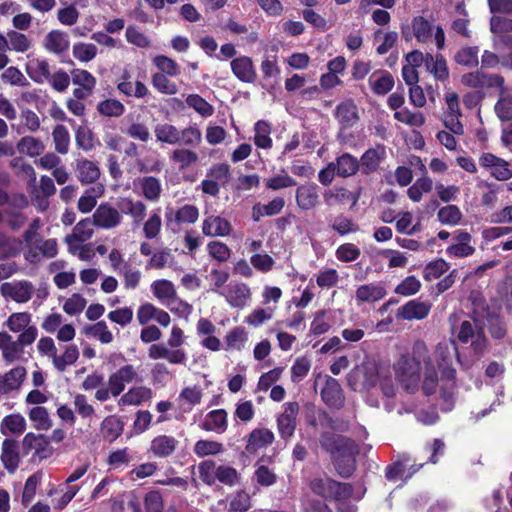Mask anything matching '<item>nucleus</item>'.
Returning <instances> with one entry per match:
<instances>
[{
    "instance_id": "23",
    "label": "nucleus",
    "mask_w": 512,
    "mask_h": 512,
    "mask_svg": "<svg viewBox=\"0 0 512 512\" xmlns=\"http://www.w3.org/2000/svg\"><path fill=\"white\" fill-rule=\"evenodd\" d=\"M386 158V148L384 145H377L374 148L366 150L359 160L360 171L368 175L378 170L380 163Z\"/></svg>"
},
{
    "instance_id": "10",
    "label": "nucleus",
    "mask_w": 512,
    "mask_h": 512,
    "mask_svg": "<svg viewBox=\"0 0 512 512\" xmlns=\"http://www.w3.org/2000/svg\"><path fill=\"white\" fill-rule=\"evenodd\" d=\"M34 292V285L28 280H14L5 282L0 286V293L5 299H10L19 304L29 302Z\"/></svg>"
},
{
    "instance_id": "46",
    "label": "nucleus",
    "mask_w": 512,
    "mask_h": 512,
    "mask_svg": "<svg viewBox=\"0 0 512 512\" xmlns=\"http://www.w3.org/2000/svg\"><path fill=\"white\" fill-rule=\"evenodd\" d=\"M139 187L143 197L151 202H157L162 193L161 181L153 176H145L139 180Z\"/></svg>"
},
{
    "instance_id": "48",
    "label": "nucleus",
    "mask_w": 512,
    "mask_h": 512,
    "mask_svg": "<svg viewBox=\"0 0 512 512\" xmlns=\"http://www.w3.org/2000/svg\"><path fill=\"white\" fill-rule=\"evenodd\" d=\"M16 148L19 153L33 158L43 153L45 145L39 138L24 136L18 141Z\"/></svg>"
},
{
    "instance_id": "38",
    "label": "nucleus",
    "mask_w": 512,
    "mask_h": 512,
    "mask_svg": "<svg viewBox=\"0 0 512 512\" xmlns=\"http://www.w3.org/2000/svg\"><path fill=\"white\" fill-rule=\"evenodd\" d=\"M202 428L219 434L225 432L227 429V412L224 409L210 411L202 423Z\"/></svg>"
},
{
    "instance_id": "12",
    "label": "nucleus",
    "mask_w": 512,
    "mask_h": 512,
    "mask_svg": "<svg viewBox=\"0 0 512 512\" xmlns=\"http://www.w3.org/2000/svg\"><path fill=\"white\" fill-rule=\"evenodd\" d=\"M199 209L197 206L192 204H185L177 208L176 210H168L165 213L166 225L173 232L179 230L181 224H194L199 218Z\"/></svg>"
},
{
    "instance_id": "32",
    "label": "nucleus",
    "mask_w": 512,
    "mask_h": 512,
    "mask_svg": "<svg viewBox=\"0 0 512 512\" xmlns=\"http://www.w3.org/2000/svg\"><path fill=\"white\" fill-rule=\"evenodd\" d=\"M75 171L78 180L82 184L94 183L100 177V169L98 165L88 159L77 160Z\"/></svg>"
},
{
    "instance_id": "37",
    "label": "nucleus",
    "mask_w": 512,
    "mask_h": 512,
    "mask_svg": "<svg viewBox=\"0 0 512 512\" xmlns=\"http://www.w3.org/2000/svg\"><path fill=\"white\" fill-rule=\"evenodd\" d=\"M369 85L377 95L387 94L394 86L393 76L387 71H375L369 77Z\"/></svg>"
},
{
    "instance_id": "28",
    "label": "nucleus",
    "mask_w": 512,
    "mask_h": 512,
    "mask_svg": "<svg viewBox=\"0 0 512 512\" xmlns=\"http://www.w3.org/2000/svg\"><path fill=\"white\" fill-rule=\"evenodd\" d=\"M43 45L51 53L63 54L70 46L68 34L60 30H52L45 36Z\"/></svg>"
},
{
    "instance_id": "19",
    "label": "nucleus",
    "mask_w": 512,
    "mask_h": 512,
    "mask_svg": "<svg viewBox=\"0 0 512 512\" xmlns=\"http://www.w3.org/2000/svg\"><path fill=\"white\" fill-rule=\"evenodd\" d=\"M201 229L205 236L226 237L232 232V224L220 215L208 214L203 219Z\"/></svg>"
},
{
    "instance_id": "49",
    "label": "nucleus",
    "mask_w": 512,
    "mask_h": 512,
    "mask_svg": "<svg viewBox=\"0 0 512 512\" xmlns=\"http://www.w3.org/2000/svg\"><path fill=\"white\" fill-rule=\"evenodd\" d=\"M156 140L169 145L179 144V129L169 123H159L154 128Z\"/></svg>"
},
{
    "instance_id": "20",
    "label": "nucleus",
    "mask_w": 512,
    "mask_h": 512,
    "mask_svg": "<svg viewBox=\"0 0 512 512\" xmlns=\"http://www.w3.org/2000/svg\"><path fill=\"white\" fill-rule=\"evenodd\" d=\"M26 377V369L17 366L3 375H0V397L17 393Z\"/></svg>"
},
{
    "instance_id": "14",
    "label": "nucleus",
    "mask_w": 512,
    "mask_h": 512,
    "mask_svg": "<svg viewBox=\"0 0 512 512\" xmlns=\"http://www.w3.org/2000/svg\"><path fill=\"white\" fill-rule=\"evenodd\" d=\"M282 408L283 411L277 418V429L280 437L287 440L295 432L299 404L297 402H287Z\"/></svg>"
},
{
    "instance_id": "21",
    "label": "nucleus",
    "mask_w": 512,
    "mask_h": 512,
    "mask_svg": "<svg viewBox=\"0 0 512 512\" xmlns=\"http://www.w3.org/2000/svg\"><path fill=\"white\" fill-rule=\"evenodd\" d=\"M320 394L323 402L330 408L340 409L344 404L341 385L337 379L331 376H325V383Z\"/></svg>"
},
{
    "instance_id": "5",
    "label": "nucleus",
    "mask_w": 512,
    "mask_h": 512,
    "mask_svg": "<svg viewBox=\"0 0 512 512\" xmlns=\"http://www.w3.org/2000/svg\"><path fill=\"white\" fill-rule=\"evenodd\" d=\"M186 342L184 331L173 326L165 343L152 344L148 349V357L152 360H166L172 365H186L188 353L183 348Z\"/></svg>"
},
{
    "instance_id": "53",
    "label": "nucleus",
    "mask_w": 512,
    "mask_h": 512,
    "mask_svg": "<svg viewBox=\"0 0 512 512\" xmlns=\"http://www.w3.org/2000/svg\"><path fill=\"white\" fill-rule=\"evenodd\" d=\"M438 383L439 380L435 366L429 357L424 367V378L421 386L423 393L427 396L435 393Z\"/></svg>"
},
{
    "instance_id": "45",
    "label": "nucleus",
    "mask_w": 512,
    "mask_h": 512,
    "mask_svg": "<svg viewBox=\"0 0 512 512\" xmlns=\"http://www.w3.org/2000/svg\"><path fill=\"white\" fill-rule=\"evenodd\" d=\"M80 352L76 345H67L61 355H55L52 364L58 372H64L67 367L75 364L79 358Z\"/></svg>"
},
{
    "instance_id": "18",
    "label": "nucleus",
    "mask_w": 512,
    "mask_h": 512,
    "mask_svg": "<svg viewBox=\"0 0 512 512\" xmlns=\"http://www.w3.org/2000/svg\"><path fill=\"white\" fill-rule=\"evenodd\" d=\"M431 308L430 302L413 299L398 308L396 317L408 321L423 320L429 315Z\"/></svg>"
},
{
    "instance_id": "41",
    "label": "nucleus",
    "mask_w": 512,
    "mask_h": 512,
    "mask_svg": "<svg viewBox=\"0 0 512 512\" xmlns=\"http://www.w3.org/2000/svg\"><path fill=\"white\" fill-rule=\"evenodd\" d=\"M117 89L125 96H133L135 98H144L149 92L143 82H131L130 75L127 72L122 75V80L117 84Z\"/></svg>"
},
{
    "instance_id": "22",
    "label": "nucleus",
    "mask_w": 512,
    "mask_h": 512,
    "mask_svg": "<svg viewBox=\"0 0 512 512\" xmlns=\"http://www.w3.org/2000/svg\"><path fill=\"white\" fill-rule=\"evenodd\" d=\"M117 207L120 214L132 218L134 225H139L146 216L147 207L141 200H134L130 197H120L117 200Z\"/></svg>"
},
{
    "instance_id": "43",
    "label": "nucleus",
    "mask_w": 512,
    "mask_h": 512,
    "mask_svg": "<svg viewBox=\"0 0 512 512\" xmlns=\"http://www.w3.org/2000/svg\"><path fill=\"white\" fill-rule=\"evenodd\" d=\"M425 67L439 81H445L449 77L446 60L441 54L432 55L427 53Z\"/></svg>"
},
{
    "instance_id": "55",
    "label": "nucleus",
    "mask_w": 512,
    "mask_h": 512,
    "mask_svg": "<svg viewBox=\"0 0 512 512\" xmlns=\"http://www.w3.org/2000/svg\"><path fill=\"white\" fill-rule=\"evenodd\" d=\"M26 429V420L20 414H10L2 420L1 432L7 434H21Z\"/></svg>"
},
{
    "instance_id": "62",
    "label": "nucleus",
    "mask_w": 512,
    "mask_h": 512,
    "mask_svg": "<svg viewBox=\"0 0 512 512\" xmlns=\"http://www.w3.org/2000/svg\"><path fill=\"white\" fill-rule=\"evenodd\" d=\"M72 53L74 58L80 62L87 63L92 61L97 56L98 49L95 44L77 42L73 45Z\"/></svg>"
},
{
    "instance_id": "39",
    "label": "nucleus",
    "mask_w": 512,
    "mask_h": 512,
    "mask_svg": "<svg viewBox=\"0 0 512 512\" xmlns=\"http://www.w3.org/2000/svg\"><path fill=\"white\" fill-rule=\"evenodd\" d=\"M26 72L28 76L36 83L42 84L49 79V64L44 59L33 58L26 64Z\"/></svg>"
},
{
    "instance_id": "63",
    "label": "nucleus",
    "mask_w": 512,
    "mask_h": 512,
    "mask_svg": "<svg viewBox=\"0 0 512 512\" xmlns=\"http://www.w3.org/2000/svg\"><path fill=\"white\" fill-rule=\"evenodd\" d=\"M93 219L85 218L79 221L73 228L72 234L68 235L78 242L88 241L94 234Z\"/></svg>"
},
{
    "instance_id": "47",
    "label": "nucleus",
    "mask_w": 512,
    "mask_h": 512,
    "mask_svg": "<svg viewBox=\"0 0 512 512\" xmlns=\"http://www.w3.org/2000/svg\"><path fill=\"white\" fill-rule=\"evenodd\" d=\"M272 132L271 124L265 120H258L254 125V144L257 148L268 150L272 147L273 141L270 137Z\"/></svg>"
},
{
    "instance_id": "3",
    "label": "nucleus",
    "mask_w": 512,
    "mask_h": 512,
    "mask_svg": "<svg viewBox=\"0 0 512 512\" xmlns=\"http://www.w3.org/2000/svg\"><path fill=\"white\" fill-rule=\"evenodd\" d=\"M459 355H466V353H459L453 340H444L438 343L435 349V359L441 371L442 381L445 383L441 389V398L443 400L442 410L446 412L453 408L456 377L453 360Z\"/></svg>"
},
{
    "instance_id": "30",
    "label": "nucleus",
    "mask_w": 512,
    "mask_h": 512,
    "mask_svg": "<svg viewBox=\"0 0 512 512\" xmlns=\"http://www.w3.org/2000/svg\"><path fill=\"white\" fill-rule=\"evenodd\" d=\"M152 398V390L146 386H134L118 400L120 406H138Z\"/></svg>"
},
{
    "instance_id": "51",
    "label": "nucleus",
    "mask_w": 512,
    "mask_h": 512,
    "mask_svg": "<svg viewBox=\"0 0 512 512\" xmlns=\"http://www.w3.org/2000/svg\"><path fill=\"white\" fill-rule=\"evenodd\" d=\"M179 144L184 147L196 148L202 142V132L196 124L189 125L179 130Z\"/></svg>"
},
{
    "instance_id": "34",
    "label": "nucleus",
    "mask_w": 512,
    "mask_h": 512,
    "mask_svg": "<svg viewBox=\"0 0 512 512\" xmlns=\"http://www.w3.org/2000/svg\"><path fill=\"white\" fill-rule=\"evenodd\" d=\"M285 206V200L282 197H275L267 204L256 203L252 207V218L258 222L262 217L278 215Z\"/></svg>"
},
{
    "instance_id": "56",
    "label": "nucleus",
    "mask_w": 512,
    "mask_h": 512,
    "mask_svg": "<svg viewBox=\"0 0 512 512\" xmlns=\"http://www.w3.org/2000/svg\"><path fill=\"white\" fill-rule=\"evenodd\" d=\"M8 50L25 53L32 47V41L23 33L16 30L8 31Z\"/></svg>"
},
{
    "instance_id": "15",
    "label": "nucleus",
    "mask_w": 512,
    "mask_h": 512,
    "mask_svg": "<svg viewBox=\"0 0 512 512\" xmlns=\"http://www.w3.org/2000/svg\"><path fill=\"white\" fill-rule=\"evenodd\" d=\"M95 226L102 229H113L119 226L123 220L118 207L115 208L111 204L105 202L101 203L95 210L92 216Z\"/></svg>"
},
{
    "instance_id": "2",
    "label": "nucleus",
    "mask_w": 512,
    "mask_h": 512,
    "mask_svg": "<svg viewBox=\"0 0 512 512\" xmlns=\"http://www.w3.org/2000/svg\"><path fill=\"white\" fill-rule=\"evenodd\" d=\"M323 449L331 454L332 461L341 477H350L355 470L358 446L350 438L333 433H323L320 438Z\"/></svg>"
},
{
    "instance_id": "17",
    "label": "nucleus",
    "mask_w": 512,
    "mask_h": 512,
    "mask_svg": "<svg viewBox=\"0 0 512 512\" xmlns=\"http://www.w3.org/2000/svg\"><path fill=\"white\" fill-rule=\"evenodd\" d=\"M453 242L446 248V254L452 258H466L475 253L470 233L457 230L453 235Z\"/></svg>"
},
{
    "instance_id": "8",
    "label": "nucleus",
    "mask_w": 512,
    "mask_h": 512,
    "mask_svg": "<svg viewBox=\"0 0 512 512\" xmlns=\"http://www.w3.org/2000/svg\"><path fill=\"white\" fill-rule=\"evenodd\" d=\"M311 490L325 498L333 500L349 499L353 489L348 483H340L331 478H315L310 482Z\"/></svg>"
},
{
    "instance_id": "13",
    "label": "nucleus",
    "mask_w": 512,
    "mask_h": 512,
    "mask_svg": "<svg viewBox=\"0 0 512 512\" xmlns=\"http://www.w3.org/2000/svg\"><path fill=\"white\" fill-rule=\"evenodd\" d=\"M133 381H142L137 369L131 364L120 367L108 378V385L112 389V396H119L124 391L125 385Z\"/></svg>"
},
{
    "instance_id": "35",
    "label": "nucleus",
    "mask_w": 512,
    "mask_h": 512,
    "mask_svg": "<svg viewBox=\"0 0 512 512\" xmlns=\"http://www.w3.org/2000/svg\"><path fill=\"white\" fill-rule=\"evenodd\" d=\"M386 295L385 287L380 283L364 284L357 288L355 298L358 302H376Z\"/></svg>"
},
{
    "instance_id": "27",
    "label": "nucleus",
    "mask_w": 512,
    "mask_h": 512,
    "mask_svg": "<svg viewBox=\"0 0 512 512\" xmlns=\"http://www.w3.org/2000/svg\"><path fill=\"white\" fill-rule=\"evenodd\" d=\"M491 31L496 35V44L512 47V19L493 16L490 20Z\"/></svg>"
},
{
    "instance_id": "61",
    "label": "nucleus",
    "mask_w": 512,
    "mask_h": 512,
    "mask_svg": "<svg viewBox=\"0 0 512 512\" xmlns=\"http://www.w3.org/2000/svg\"><path fill=\"white\" fill-rule=\"evenodd\" d=\"M297 184L296 180L292 178L286 171L282 170L281 173L265 179V186L267 189L277 191L293 187Z\"/></svg>"
},
{
    "instance_id": "7",
    "label": "nucleus",
    "mask_w": 512,
    "mask_h": 512,
    "mask_svg": "<svg viewBox=\"0 0 512 512\" xmlns=\"http://www.w3.org/2000/svg\"><path fill=\"white\" fill-rule=\"evenodd\" d=\"M380 371L375 363L363 362L348 373L347 384L354 391L370 389L377 385Z\"/></svg>"
},
{
    "instance_id": "50",
    "label": "nucleus",
    "mask_w": 512,
    "mask_h": 512,
    "mask_svg": "<svg viewBox=\"0 0 512 512\" xmlns=\"http://www.w3.org/2000/svg\"><path fill=\"white\" fill-rule=\"evenodd\" d=\"M335 116L344 127H351L358 119L357 107L352 101L339 104Z\"/></svg>"
},
{
    "instance_id": "6",
    "label": "nucleus",
    "mask_w": 512,
    "mask_h": 512,
    "mask_svg": "<svg viewBox=\"0 0 512 512\" xmlns=\"http://www.w3.org/2000/svg\"><path fill=\"white\" fill-rule=\"evenodd\" d=\"M38 336L35 326L25 329L16 340L7 332H0V351L5 362L12 363L24 354V347L31 345Z\"/></svg>"
},
{
    "instance_id": "4",
    "label": "nucleus",
    "mask_w": 512,
    "mask_h": 512,
    "mask_svg": "<svg viewBox=\"0 0 512 512\" xmlns=\"http://www.w3.org/2000/svg\"><path fill=\"white\" fill-rule=\"evenodd\" d=\"M429 358L428 348L422 341L413 345L411 355H403L394 365L395 375L401 386L408 393L419 389L421 362Z\"/></svg>"
},
{
    "instance_id": "60",
    "label": "nucleus",
    "mask_w": 512,
    "mask_h": 512,
    "mask_svg": "<svg viewBox=\"0 0 512 512\" xmlns=\"http://www.w3.org/2000/svg\"><path fill=\"white\" fill-rule=\"evenodd\" d=\"M52 138L55 145V150L59 154H67L70 144V134L68 129L63 125H56L52 132Z\"/></svg>"
},
{
    "instance_id": "59",
    "label": "nucleus",
    "mask_w": 512,
    "mask_h": 512,
    "mask_svg": "<svg viewBox=\"0 0 512 512\" xmlns=\"http://www.w3.org/2000/svg\"><path fill=\"white\" fill-rule=\"evenodd\" d=\"M85 333L98 339L102 344H109L114 339L105 321H98L93 325L85 327Z\"/></svg>"
},
{
    "instance_id": "9",
    "label": "nucleus",
    "mask_w": 512,
    "mask_h": 512,
    "mask_svg": "<svg viewBox=\"0 0 512 512\" xmlns=\"http://www.w3.org/2000/svg\"><path fill=\"white\" fill-rule=\"evenodd\" d=\"M412 30L413 35L420 43L428 42L434 31V39L436 42V46L439 50L444 48L445 44V33L442 27L437 26L435 29L432 24L422 16L414 17L412 20Z\"/></svg>"
},
{
    "instance_id": "33",
    "label": "nucleus",
    "mask_w": 512,
    "mask_h": 512,
    "mask_svg": "<svg viewBox=\"0 0 512 512\" xmlns=\"http://www.w3.org/2000/svg\"><path fill=\"white\" fill-rule=\"evenodd\" d=\"M178 440L173 436L159 435L151 441L150 451L159 458H165L173 454L178 446Z\"/></svg>"
},
{
    "instance_id": "29",
    "label": "nucleus",
    "mask_w": 512,
    "mask_h": 512,
    "mask_svg": "<svg viewBox=\"0 0 512 512\" xmlns=\"http://www.w3.org/2000/svg\"><path fill=\"white\" fill-rule=\"evenodd\" d=\"M335 167L337 176L341 178H348L355 175L360 170V163L358 158L350 153H343L332 161Z\"/></svg>"
},
{
    "instance_id": "36",
    "label": "nucleus",
    "mask_w": 512,
    "mask_h": 512,
    "mask_svg": "<svg viewBox=\"0 0 512 512\" xmlns=\"http://www.w3.org/2000/svg\"><path fill=\"white\" fill-rule=\"evenodd\" d=\"M105 192L103 184H95L85 190L78 200V209L82 213H89L97 204V199L102 197Z\"/></svg>"
},
{
    "instance_id": "31",
    "label": "nucleus",
    "mask_w": 512,
    "mask_h": 512,
    "mask_svg": "<svg viewBox=\"0 0 512 512\" xmlns=\"http://www.w3.org/2000/svg\"><path fill=\"white\" fill-rule=\"evenodd\" d=\"M1 460L5 469L10 473L16 471L20 462L17 441L8 438L3 441Z\"/></svg>"
},
{
    "instance_id": "26",
    "label": "nucleus",
    "mask_w": 512,
    "mask_h": 512,
    "mask_svg": "<svg viewBox=\"0 0 512 512\" xmlns=\"http://www.w3.org/2000/svg\"><path fill=\"white\" fill-rule=\"evenodd\" d=\"M295 198L300 209H314L319 203L318 186L314 183L300 185L296 189Z\"/></svg>"
},
{
    "instance_id": "16",
    "label": "nucleus",
    "mask_w": 512,
    "mask_h": 512,
    "mask_svg": "<svg viewBox=\"0 0 512 512\" xmlns=\"http://www.w3.org/2000/svg\"><path fill=\"white\" fill-rule=\"evenodd\" d=\"M479 163L483 168L488 169L490 174L499 181L512 178L510 164L492 153H483L479 158Z\"/></svg>"
},
{
    "instance_id": "24",
    "label": "nucleus",
    "mask_w": 512,
    "mask_h": 512,
    "mask_svg": "<svg viewBox=\"0 0 512 512\" xmlns=\"http://www.w3.org/2000/svg\"><path fill=\"white\" fill-rule=\"evenodd\" d=\"M23 448L27 452L34 451L40 459L47 458L52 452L48 438L42 434L27 433L23 438Z\"/></svg>"
},
{
    "instance_id": "40",
    "label": "nucleus",
    "mask_w": 512,
    "mask_h": 512,
    "mask_svg": "<svg viewBox=\"0 0 512 512\" xmlns=\"http://www.w3.org/2000/svg\"><path fill=\"white\" fill-rule=\"evenodd\" d=\"M151 291L162 305H169L177 296L174 284L166 279L155 280L151 284Z\"/></svg>"
},
{
    "instance_id": "44",
    "label": "nucleus",
    "mask_w": 512,
    "mask_h": 512,
    "mask_svg": "<svg viewBox=\"0 0 512 512\" xmlns=\"http://www.w3.org/2000/svg\"><path fill=\"white\" fill-rule=\"evenodd\" d=\"M274 441V434L271 430L262 428L254 429L248 438L246 449L249 452H255L260 448L266 447Z\"/></svg>"
},
{
    "instance_id": "54",
    "label": "nucleus",
    "mask_w": 512,
    "mask_h": 512,
    "mask_svg": "<svg viewBox=\"0 0 512 512\" xmlns=\"http://www.w3.org/2000/svg\"><path fill=\"white\" fill-rule=\"evenodd\" d=\"M375 42L379 43L376 51L380 55L388 53L398 40V34L395 31H383L379 29L374 33Z\"/></svg>"
},
{
    "instance_id": "58",
    "label": "nucleus",
    "mask_w": 512,
    "mask_h": 512,
    "mask_svg": "<svg viewBox=\"0 0 512 512\" xmlns=\"http://www.w3.org/2000/svg\"><path fill=\"white\" fill-rule=\"evenodd\" d=\"M202 389L198 386H189L182 389L179 394V400L183 402L184 411H190L192 408L201 403Z\"/></svg>"
},
{
    "instance_id": "57",
    "label": "nucleus",
    "mask_w": 512,
    "mask_h": 512,
    "mask_svg": "<svg viewBox=\"0 0 512 512\" xmlns=\"http://www.w3.org/2000/svg\"><path fill=\"white\" fill-rule=\"evenodd\" d=\"M31 314L28 312L12 313L6 320L5 325L13 333H22L25 329L32 327L30 325Z\"/></svg>"
},
{
    "instance_id": "64",
    "label": "nucleus",
    "mask_w": 512,
    "mask_h": 512,
    "mask_svg": "<svg viewBox=\"0 0 512 512\" xmlns=\"http://www.w3.org/2000/svg\"><path fill=\"white\" fill-rule=\"evenodd\" d=\"M495 113L501 121L512 119V95L505 92L500 94L495 104Z\"/></svg>"
},
{
    "instance_id": "52",
    "label": "nucleus",
    "mask_w": 512,
    "mask_h": 512,
    "mask_svg": "<svg viewBox=\"0 0 512 512\" xmlns=\"http://www.w3.org/2000/svg\"><path fill=\"white\" fill-rule=\"evenodd\" d=\"M323 198L324 202L329 206L341 204L348 200H353V203L355 204L358 200L352 192L344 187H334L326 190L323 194Z\"/></svg>"
},
{
    "instance_id": "1",
    "label": "nucleus",
    "mask_w": 512,
    "mask_h": 512,
    "mask_svg": "<svg viewBox=\"0 0 512 512\" xmlns=\"http://www.w3.org/2000/svg\"><path fill=\"white\" fill-rule=\"evenodd\" d=\"M457 320L458 316L456 313L451 314L448 318L452 332L455 333L457 331L458 340L463 344L470 343L468 354L458 356L459 364L463 369L467 370L483 356L487 348V338L480 321L476 319L463 320L459 327L456 328Z\"/></svg>"
},
{
    "instance_id": "42",
    "label": "nucleus",
    "mask_w": 512,
    "mask_h": 512,
    "mask_svg": "<svg viewBox=\"0 0 512 512\" xmlns=\"http://www.w3.org/2000/svg\"><path fill=\"white\" fill-rule=\"evenodd\" d=\"M169 159L178 165L179 171H185L198 162L199 156L192 149L182 147L174 149L170 153Z\"/></svg>"
},
{
    "instance_id": "25",
    "label": "nucleus",
    "mask_w": 512,
    "mask_h": 512,
    "mask_svg": "<svg viewBox=\"0 0 512 512\" xmlns=\"http://www.w3.org/2000/svg\"><path fill=\"white\" fill-rule=\"evenodd\" d=\"M231 69L235 77L244 83H253L257 74L252 59L240 56L231 61Z\"/></svg>"
},
{
    "instance_id": "11",
    "label": "nucleus",
    "mask_w": 512,
    "mask_h": 512,
    "mask_svg": "<svg viewBox=\"0 0 512 512\" xmlns=\"http://www.w3.org/2000/svg\"><path fill=\"white\" fill-rule=\"evenodd\" d=\"M221 296L232 308L243 309L251 301L252 293L246 283L233 280L222 289Z\"/></svg>"
}]
</instances>
